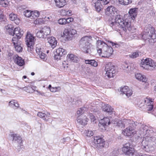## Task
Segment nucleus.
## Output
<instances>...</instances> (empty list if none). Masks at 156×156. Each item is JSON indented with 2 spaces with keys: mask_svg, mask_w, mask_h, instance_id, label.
<instances>
[{
  "mask_svg": "<svg viewBox=\"0 0 156 156\" xmlns=\"http://www.w3.org/2000/svg\"><path fill=\"white\" fill-rule=\"evenodd\" d=\"M109 24L112 28L115 30H120L122 29L126 31L128 30L131 31L132 27L131 26V23L124 20L122 16L118 15L116 16L115 19H112L109 21Z\"/></svg>",
  "mask_w": 156,
  "mask_h": 156,
  "instance_id": "nucleus-1",
  "label": "nucleus"
},
{
  "mask_svg": "<svg viewBox=\"0 0 156 156\" xmlns=\"http://www.w3.org/2000/svg\"><path fill=\"white\" fill-rule=\"evenodd\" d=\"M97 51L98 53L102 54V56L108 58L113 53V48L109 47L107 44L101 40H98L97 42Z\"/></svg>",
  "mask_w": 156,
  "mask_h": 156,
  "instance_id": "nucleus-2",
  "label": "nucleus"
},
{
  "mask_svg": "<svg viewBox=\"0 0 156 156\" xmlns=\"http://www.w3.org/2000/svg\"><path fill=\"white\" fill-rule=\"evenodd\" d=\"M124 122L127 124L126 126H127V127L123 131L124 135L127 136H130L134 134L135 131L134 129L137 126V122L131 120L126 121Z\"/></svg>",
  "mask_w": 156,
  "mask_h": 156,
  "instance_id": "nucleus-3",
  "label": "nucleus"
},
{
  "mask_svg": "<svg viewBox=\"0 0 156 156\" xmlns=\"http://www.w3.org/2000/svg\"><path fill=\"white\" fill-rule=\"evenodd\" d=\"M89 38L87 36H85L81 38L80 41V47L82 50L86 53H90V51Z\"/></svg>",
  "mask_w": 156,
  "mask_h": 156,
  "instance_id": "nucleus-4",
  "label": "nucleus"
},
{
  "mask_svg": "<svg viewBox=\"0 0 156 156\" xmlns=\"http://www.w3.org/2000/svg\"><path fill=\"white\" fill-rule=\"evenodd\" d=\"M105 71L106 75L109 78H111L115 76V67L111 63L109 62L105 66Z\"/></svg>",
  "mask_w": 156,
  "mask_h": 156,
  "instance_id": "nucleus-5",
  "label": "nucleus"
},
{
  "mask_svg": "<svg viewBox=\"0 0 156 156\" xmlns=\"http://www.w3.org/2000/svg\"><path fill=\"white\" fill-rule=\"evenodd\" d=\"M105 141L102 138L99 136H96L94 137L93 143L95 144L94 147L99 150L103 147L105 144Z\"/></svg>",
  "mask_w": 156,
  "mask_h": 156,
  "instance_id": "nucleus-6",
  "label": "nucleus"
},
{
  "mask_svg": "<svg viewBox=\"0 0 156 156\" xmlns=\"http://www.w3.org/2000/svg\"><path fill=\"white\" fill-rule=\"evenodd\" d=\"M11 136L13 139V143L17 144L18 149H20V146H22V140L21 137L16 134H11Z\"/></svg>",
  "mask_w": 156,
  "mask_h": 156,
  "instance_id": "nucleus-7",
  "label": "nucleus"
},
{
  "mask_svg": "<svg viewBox=\"0 0 156 156\" xmlns=\"http://www.w3.org/2000/svg\"><path fill=\"white\" fill-rule=\"evenodd\" d=\"M144 34L143 36V37L150 36L151 33L154 32V28L150 24H148L144 27Z\"/></svg>",
  "mask_w": 156,
  "mask_h": 156,
  "instance_id": "nucleus-8",
  "label": "nucleus"
},
{
  "mask_svg": "<svg viewBox=\"0 0 156 156\" xmlns=\"http://www.w3.org/2000/svg\"><path fill=\"white\" fill-rule=\"evenodd\" d=\"M76 33V30L73 29H65L63 32L64 37L68 39H69L70 38Z\"/></svg>",
  "mask_w": 156,
  "mask_h": 156,
  "instance_id": "nucleus-9",
  "label": "nucleus"
},
{
  "mask_svg": "<svg viewBox=\"0 0 156 156\" xmlns=\"http://www.w3.org/2000/svg\"><path fill=\"white\" fill-rule=\"evenodd\" d=\"M66 53V51L62 48H59L56 49L55 53L54 58L56 60L60 59L62 55H65Z\"/></svg>",
  "mask_w": 156,
  "mask_h": 156,
  "instance_id": "nucleus-10",
  "label": "nucleus"
},
{
  "mask_svg": "<svg viewBox=\"0 0 156 156\" xmlns=\"http://www.w3.org/2000/svg\"><path fill=\"white\" fill-rule=\"evenodd\" d=\"M23 32V31L20 30V27L15 28L13 30V34H12V35L14 36L13 38H17L18 40H19V39H20L22 36Z\"/></svg>",
  "mask_w": 156,
  "mask_h": 156,
  "instance_id": "nucleus-11",
  "label": "nucleus"
},
{
  "mask_svg": "<svg viewBox=\"0 0 156 156\" xmlns=\"http://www.w3.org/2000/svg\"><path fill=\"white\" fill-rule=\"evenodd\" d=\"M12 41L14 44L15 50L18 52L22 51L23 48L21 46L20 42L17 39L12 38Z\"/></svg>",
  "mask_w": 156,
  "mask_h": 156,
  "instance_id": "nucleus-12",
  "label": "nucleus"
},
{
  "mask_svg": "<svg viewBox=\"0 0 156 156\" xmlns=\"http://www.w3.org/2000/svg\"><path fill=\"white\" fill-rule=\"evenodd\" d=\"M142 64L144 66L145 65H148L149 66L154 68L156 66V63L151 59L147 58L142 60Z\"/></svg>",
  "mask_w": 156,
  "mask_h": 156,
  "instance_id": "nucleus-13",
  "label": "nucleus"
},
{
  "mask_svg": "<svg viewBox=\"0 0 156 156\" xmlns=\"http://www.w3.org/2000/svg\"><path fill=\"white\" fill-rule=\"evenodd\" d=\"M137 126L140 127V130L141 131L140 134L141 135H146L149 133V131H148V127L146 125L137 123Z\"/></svg>",
  "mask_w": 156,
  "mask_h": 156,
  "instance_id": "nucleus-14",
  "label": "nucleus"
},
{
  "mask_svg": "<svg viewBox=\"0 0 156 156\" xmlns=\"http://www.w3.org/2000/svg\"><path fill=\"white\" fill-rule=\"evenodd\" d=\"M25 39L26 44H34L35 40V38L29 32L27 33Z\"/></svg>",
  "mask_w": 156,
  "mask_h": 156,
  "instance_id": "nucleus-15",
  "label": "nucleus"
},
{
  "mask_svg": "<svg viewBox=\"0 0 156 156\" xmlns=\"http://www.w3.org/2000/svg\"><path fill=\"white\" fill-rule=\"evenodd\" d=\"M101 3L99 0H93L92 2V5L94 6L96 11L98 12H100L102 7Z\"/></svg>",
  "mask_w": 156,
  "mask_h": 156,
  "instance_id": "nucleus-16",
  "label": "nucleus"
},
{
  "mask_svg": "<svg viewBox=\"0 0 156 156\" xmlns=\"http://www.w3.org/2000/svg\"><path fill=\"white\" fill-rule=\"evenodd\" d=\"M14 62L20 66H22L24 64V62L23 59L18 55H14L13 57Z\"/></svg>",
  "mask_w": 156,
  "mask_h": 156,
  "instance_id": "nucleus-17",
  "label": "nucleus"
},
{
  "mask_svg": "<svg viewBox=\"0 0 156 156\" xmlns=\"http://www.w3.org/2000/svg\"><path fill=\"white\" fill-rule=\"evenodd\" d=\"M144 102L146 103V105L147 106V110L151 111L153 109V105L151 99L150 98H145Z\"/></svg>",
  "mask_w": 156,
  "mask_h": 156,
  "instance_id": "nucleus-18",
  "label": "nucleus"
},
{
  "mask_svg": "<svg viewBox=\"0 0 156 156\" xmlns=\"http://www.w3.org/2000/svg\"><path fill=\"white\" fill-rule=\"evenodd\" d=\"M48 42L52 48H54L56 46L57 41L55 37H51L48 38Z\"/></svg>",
  "mask_w": 156,
  "mask_h": 156,
  "instance_id": "nucleus-19",
  "label": "nucleus"
},
{
  "mask_svg": "<svg viewBox=\"0 0 156 156\" xmlns=\"http://www.w3.org/2000/svg\"><path fill=\"white\" fill-rule=\"evenodd\" d=\"M56 5L59 8L63 7L66 4V0H54Z\"/></svg>",
  "mask_w": 156,
  "mask_h": 156,
  "instance_id": "nucleus-20",
  "label": "nucleus"
},
{
  "mask_svg": "<svg viewBox=\"0 0 156 156\" xmlns=\"http://www.w3.org/2000/svg\"><path fill=\"white\" fill-rule=\"evenodd\" d=\"M67 59L68 61H73L75 62H77L78 61V58L72 54L67 55Z\"/></svg>",
  "mask_w": 156,
  "mask_h": 156,
  "instance_id": "nucleus-21",
  "label": "nucleus"
},
{
  "mask_svg": "<svg viewBox=\"0 0 156 156\" xmlns=\"http://www.w3.org/2000/svg\"><path fill=\"white\" fill-rule=\"evenodd\" d=\"M137 9L133 8L130 9L129 12V14L131 19L134 20L135 19V18L136 16L137 15Z\"/></svg>",
  "mask_w": 156,
  "mask_h": 156,
  "instance_id": "nucleus-22",
  "label": "nucleus"
},
{
  "mask_svg": "<svg viewBox=\"0 0 156 156\" xmlns=\"http://www.w3.org/2000/svg\"><path fill=\"white\" fill-rule=\"evenodd\" d=\"M146 40L148 39V41L152 43H154L156 42V34L154 33H154H151V35L150 36H147L146 37Z\"/></svg>",
  "mask_w": 156,
  "mask_h": 156,
  "instance_id": "nucleus-23",
  "label": "nucleus"
},
{
  "mask_svg": "<svg viewBox=\"0 0 156 156\" xmlns=\"http://www.w3.org/2000/svg\"><path fill=\"white\" fill-rule=\"evenodd\" d=\"M106 11L112 15H115L117 13V9L114 6H110L106 8Z\"/></svg>",
  "mask_w": 156,
  "mask_h": 156,
  "instance_id": "nucleus-24",
  "label": "nucleus"
},
{
  "mask_svg": "<svg viewBox=\"0 0 156 156\" xmlns=\"http://www.w3.org/2000/svg\"><path fill=\"white\" fill-rule=\"evenodd\" d=\"M110 123L109 119L107 118H104L101 120L99 124L102 126L104 128L106 126L109 125Z\"/></svg>",
  "mask_w": 156,
  "mask_h": 156,
  "instance_id": "nucleus-25",
  "label": "nucleus"
},
{
  "mask_svg": "<svg viewBox=\"0 0 156 156\" xmlns=\"http://www.w3.org/2000/svg\"><path fill=\"white\" fill-rule=\"evenodd\" d=\"M41 30L46 37L50 34L51 30L50 28L49 27L44 26L41 29Z\"/></svg>",
  "mask_w": 156,
  "mask_h": 156,
  "instance_id": "nucleus-26",
  "label": "nucleus"
},
{
  "mask_svg": "<svg viewBox=\"0 0 156 156\" xmlns=\"http://www.w3.org/2000/svg\"><path fill=\"white\" fill-rule=\"evenodd\" d=\"M77 121L78 123L84 126L87 124L88 119L86 116H84L82 118L78 119Z\"/></svg>",
  "mask_w": 156,
  "mask_h": 156,
  "instance_id": "nucleus-27",
  "label": "nucleus"
},
{
  "mask_svg": "<svg viewBox=\"0 0 156 156\" xmlns=\"http://www.w3.org/2000/svg\"><path fill=\"white\" fill-rule=\"evenodd\" d=\"M9 19L11 20L15 21V23L16 24L19 23L20 20L19 18H17L16 15L14 13H11L9 15Z\"/></svg>",
  "mask_w": 156,
  "mask_h": 156,
  "instance_id": "nucleus-28",
  "label": "nucleus"
},
{
  "mask_svg": "<svg viewBox=\"0 0 156 156\" xmlns=\"http://www.w3.org/2000/svg\"><path fill=\"white\" fill-rule=\"evenodd\" d=\"M135 76L136 78L140 81L145 82L147 80L145 76L140 73H136L135 74Z\"/></svg>",
  "mask_w": 156,
  "mask_h": 156,
  "instance_id": "nucleus-29",
  "label": "nucleus"
},
{
  "mask_svg": "<svg viewBox=\"0 0 156 156\" xmlns=\"http://www.w3.org/2000/svg\"><path fill=\"white\" fill-rule=\"evenodd\" d=\"M102 110L105 112L111 113L112 112V108L111 106L108 105H104L103 106Z\"/></svg>",
  "mask_w": 156,
  "mask_h": 156,
  "instance_id": "nucleus-30",
  "label": "nucleus"
},
{
  "mask_svg": "<svg viewBox=\"0 0 156 156\" xmlns=\"http://www.w3.org/2000/svg\"><path fill=\"white\" fill-rule=\"evenodd\" d=\"M6 29L7 30V32L10 35L13 34L14 27L11 24H8L6 26Z\"/></svg>",
  "mask_w": 156,
  "mask_h": 156,
  "instance_id": "nucleus-31",
  "label": "nucleus"
},
{
  "mask_svg": "<svg viewBox=\"0 0 156 156\" xmlns=\"http://www.w3.org/2000/svg\"><path fill=\"white\" fill-rule=\"evenodd\" d=\"M146 136H145V139H143L141 144V148L144 150L146 151V148L147 147H148L147 145L148 144V140H147Z\"/></svg>",
  "mask_w": 156,
  "mask_h": 156,
  "instance_id": "nucleus-32",
  "label": "nucleus"
},
{
  "mask_svg": "<svg viewBox=\"0 0 156 156\" xmlns=\"http://www.w3.org/2000/svg\"><path fill=\"white\" fill-rule=\"evenodd\" d=\"M130 119H123V121H119L117 122V126L121 128L125 127L127 124L125 123V122L126 121L130 120Z\"/></svg>",
  "mask_w": 156,
  "mask_h": 156,
  "instance_id": "nucleus-33",
  "label": "nucleus"
},
{
  "mask_svg": "<svg viewBox=\"0 0 156 156\" xmlns=\"http://www.w3.org/2000/svg\"><path fill=\"white\" fill-rule=\"evenodd\" d=\"M40 13L38 11L34 10V11H31V15L30 19H35L40 16Z\"/></svg>",
  "mask_w": 156,
  "mask_h": 156,
  "instance_id": "nucleus-34",
  "label": "nucleus"
},
{
  "mask_svg": "<svg viewBox=\"0 0 156 156\" xmlns=\"http://www.w3.org/2000/svg\"><path fill=\"white\" fill-rule=\"evenodd\" d=\"M134 152V149L133 148H131L123 153L126 155H128L129 156H132L133 155Z\"/></svg>",
  "mask_w": 156,
  "mask_h": 156,
  "instance_id": "nucleus-35",
  "label": "nucleus"
},
{
  "mask_svg": "<svg viewBox=\"0 0 156 156\" xmlns=\"http://www.w3.org/2000/svg\"><path fill=\"white\" fill-rule=\"evenodd\" d=\"M43 34L41 30H40L37 32L36 35L39 38H46V37Z\"/></svg>",
  "mask_w": 156,
  "mask_h": 156,
  "instance_id": "nucleus-36",
  "label": "nucleus"
},
{
  "mask_svg": "<svg viewBox=\"0 0 156 156\" xmlns=\"http://www.w3.org/2000/svg\"><path fill=\"white\" fill-rule=\"evenodd\" d=\"M119 3L123 5H126L131 3L132 0H118Z\"/></svg>",
  "mask_w": 156,
  "mask_h": 156,
  "instance_id": "nucleus-37",
  "label": "nucleus"
},
{
  "mask_svg": "<svg viewBox=\"0 0 156 156\" xmlns=\"http://www.w3.org/2000/svg\"><path fill=\"white\" fill-rule=\"evenodd\" d=\"M37 115L39 117L42 119L43 120L46 122H47L48 120V119H46L45 113H44L41 112H39L37 114Z\"/></svg>",
  "mask_w": 156,
  "mask_h": 156,
  "instance_id": "nucleus-38",
  "label": "nucleus"
},
{
  "mask_svg": "<svg viewBox=\"0 0 156 156\" xmlns=\"http://www.w3.org/2000/svg\"><path fill=\"white\" fill-rule=\"evenodd\" d=\"M146 139L148 140L149 142H152L154 143H156V136H146Z\"/></svg>",
  "mask_w": 156,
  "mask_h": 156,
  "instance_id": "nucleus-39",
  "label": "nucleus"
},
{
  "mask_svg": "<svg viewBox=\"0 0 156 156\" xmlns=\"http://www.w3.org/2000/svg\"><path fill=\"white\" fill-rule=\"evenodd\" d=\"M23 15L26 17L30 18L31 17V11L27 10L23 12Z\"/></svg>",
  "mask_w": 156,
  "mask_h": 156,
  "instance_id": "nucleus-40",
  "label": "nucleus"
},
{
  "mask_svg": "<svg viewBox=\"0 0 156 156\" xmlns=\"http://www.w3.org/2000/svg\"><path fill=\"white\" fill-rule=\"evenodd\" d=\"M130 145L129 143H126L125 145H123V146L122 148V151L123 152H125L127 150H128V149L130 148H131L130 147Z\"/></svg>",
  "mask_w": 156,
  "mask_h": 156,
  "instance_id": "nucleus-41",
  "label": "nucleus"
},
{
  "mask_svg": "<svg viewBox=\"0 0 156 156\" xmlns=\"http://www.w3.org/2000/svg\"><path fill=\"white\" fill-rule=\"evenodd\" d=\"M27 45V51L29 52H32L34 51L33 45L34 44H26Z\"/></svg>",
  "mask_w": 156,
  "mask_h": 156,
  "instance_id": "nucleus-42",
  "label": "nucleus"
},
{
  "mask_svg": "<svg viewBox=\"0 0 156 156\" xmlns=\"http://www.w3.org/2000/svg\"><path fill=\"white\" fill-rule=\"evenodd\" d=\"M9 4L8 0H3L0 2V5L4 7H7Z\"/></svg>",
  "mask_w": 156,
  "mask_h": 156,
  "instance_id": "nucleus-43",
  "label": "nucleus"
},
{
  "mask_svg": "<svg viewBox=\"0 0 156 156\" xmlns=\"http://www.w3.org/2000/svg\"><path fill=\"white\" fill-rule=\"evenodd\" d=\"M129 55V57L131 58H135L139 56V52L136 51L135 52L131 53V54H130Z\"/></svg>",
  "mask_w": 156,
  "mask_h": 156,
  "instance_id": "nucleus-44",
  "label": "nucleus"
},
{
  "mask_svg": "<svg viewBox=\"0 0 156 156\" xmlns=\"http://www.w3.org/2000/svg\"><path fill=\"white\" fill-rule=\"evenodd\" d=\"M128 88L129 87L127 86H125L123 88H121L120 90V91L121 92V94H125Z\"/></svg>",
  "mask_w": 156,
  "mask_h": 156,
  "instance_id": "nucleus-45",
  "label": "nucleus"
},
{
  "mask_svg": "<svg viewBox=\"0 0 156 156\" xmlns=\"http://www.w3.org/2000/svg\"><path fill=\"white\" fill-rule=\"evenodd\" d=\"M65 18L60 19L58 20V23L60 25H64L66 24Z\"/></svg>",
  "mask_w": 156,
  "mask_h": 156,
  "instance_id": "nucleus-46",
  "label": "nucleus"
},
{
  "mask_svg": "<svg viewBox=\"0 0 156 156\" xmlns=\"http://www.w3.org/2000/svg\"><path fill=\"white\" fill-rule=\"evenodd\" d=\"M86 108L85 107H83L81 108H80L79 110H78L77 112V113L78 115H80L82 113H84V110L85 109H86Z\"/></svg>",
  "mask_w": 156,
  "mask_h": 156,
  "instance_id": "nucleus-47",
  "label": "nucleus"
},
{
  "mask_svg": "<svg viewBox=\"0 0 156 156\" xmlns=\"http://www.w3.org/2000/svg\"><path fill=\"white\" fill-rule=\"evenodd\" d=\"M125 94L126 95V96L128 97H129V96H131L132 94V90L131 89H129V88H128L127 91V92Z\"/></svg>",
  "mask_w": 156,
  "mask_h": 156,
  "instance_id": "nucleus-48",
  "label": "nucleus"
},
{
  "mask_svg": "<svg viewBox=\"0 0 156 156\" xmlns=\"http://www.w3.org/2000/svg\"><path fill=\"white\" fill-rule=\"evenodd\" d=\"M90 65L94 67H97L98 66V62L94 60H91Z\"/></svg>",
  "mask_w": 156,
  "mask_h": 156,
  "instance_id": "nucleus-49",
  "label": "nucleus"
},
{
  "mask_svg": "<svg viewBox=\"0 0 156 156\" xmlns=\"http://www.w3.org/2000/svg\"><path fill=\"white\" fill-rule=\"evenodd\" d=\"M87 131V132H86L87 136L90 137L93 135L94 133L92 131L88 130Z\"/></svg>",
  "mask_w": 156,
  "mask_h": 156,
  "instance_id": "nucleus-50",
  "label": "nucleus"
},
{
  "mask_svg": "<svg viewBox=\"0 0 156 156\" xmlns=\"http://www.w3.org/2000/svg\"><path fill=\"white\" fill-rule=\"evenodd\" d=\"M90 118L91 122H93L94 123H95L96 122V119L95 118V117L93 115L91 114L90 115Z\"/></svg>",
  "mask_w": 156,
  "mask_h": 156,
  "instance_id": "nucleus-51",
  "label": "nucleus"
},
{
  "mask_svg": "<svg viewBox=\"0 0 156 156\" xmlns=\"http://www.w3.org/2000/svg\"><path fill=\"white\" fill-rule=\"evenodd\" d=\"M66 23H69L71 22H72L73 21V19L72 17H69L66 19Z\"/></svg>",
  "mask_w": 156,
  "mask_h": 156,
  "instance_id": "nucleus-52",
  "label": "nucleus"
},
{
  "mask_svg": "<svg viewBox=\"0 0 156 156\" xmlns=\"http://www.w3.org/2000/svg\"><path fill=\"white\" fill-rule=\"evenodd\" d=\"M16 103V101H15L14 100H12L9 102V105L12 107H13V106H14Z\"/></svg>",
  "mask_w": 156,
  "mask_h": 156,
  "instance_id": "nucleus-53",
  "label": "nucleus"
},
{
  "mask_svg": "<svg viewBox=\"0 0 156 156\" xmlns=\"http://www.w3.org/2000/svg\"><path fill=\"white\" fill-rule=\"evenodd\" d=\"M36 51L38 55L42 53V51L41 50V48H36Z\"/></svg>",
  "mask_w": 156,
  "mask_h": 156,
  "instance_id": "nucleus-54",
  "label": "nucleus"
},
{
  "mask_svg": "<svg viewBox=\"0 0 156 156\" xmlns=\"http://www.w3.org/2000/svg\"><path fill=\"white\" fill-rule=\"evenodd\" d=\"M61 15L63 16H66L67 14V11L66 10H62L61 11Z\"/></svg>",
  "mask_w": 156,
  "mask_h": 156,
  "instance_id": "nucleus-55",
  "label": "nucleus"
},
{
  "mask_svg": "<svg viewBox=\"0 0 156 156\" xmlns=\"http://www.w3.org/2000/svg\"><path fill=\"white\" fill-rule=\"evenodd\" d=\"M39 55L41 58L43 59L44 58L46 55L44 53L42 52V53L40 54Z\"/></svg>",
  "mask_w": 156,
  "mask_h": 156,
  "instance_id": "nucleus-56",
  "label": "nucleus"
},
{
  "mask_svg": "<svg viewBox=\"0 0 156 156\" xmlns=\"http://www.w3.org/2000/svg\"><path fill=\"white\" fill-rule=\"evenodd\" d=\"M110 1V0H103L101 2L103 3L104 5H106L108 4Z\"/></svg>",
  "mask_w": 156,
  "mask_h": 156,
  "instance_id": "nucleus-57",
  "label": "nucleus"
},
{
  "mask_svg": "<svg viewBox=\"0 0 156 156\" xmlns=\"http://www.w3.org/2000/svg\"><path fill=\"white\" fill-rule=\"evenodd\" d=\"M91 60H85V62L86 64H89L91 65Z\"/></svg>",
  "mask_w": 156,
  "mask_h": 156,
  "instance_id": "nucleus-58",
  "label": "nucleus"
},
{
  "mask_svg": "<svg viewBox=\"0 0 156 156\" xmlns=\"http://www.w3.org/2000/svg\"><path fill=\"white\" fill-rule=\"evenodd\" d=\"M50 113L49 112H47L46 113V114H45V117L47 119H48V120L49 119L48 118L49 117H50Z\"/></svg>",
  "mask_w": 156,
  "mask_h": 156,
  "instance_id": "nucleus-59",
  "label": "nucleus"
},
{
  "mask_svg": "<svg viewBox=\"0 0 156 156\" xmlns=\"http://www.w3.org/2000/svg\"><path fill=\"white\" fill-rule=\"evenodd\" d=\"M50 90L51 92H56L55 87H52L50 89Z\"/></svg>",
  "mask_w": 156,
  "mask_h": 156,
  "instance_id": "nucleus-60",
  "label": "nucleus"
},
{
  "mask_svg": "<svg viewBox=\"0 0 156 156\" xmlns=\"http://www.w3.org/2000/svg\"><path fill=\"white\" fill-rule=\"evenodd\" d=\"M122 66H124V67H122V68H123L124 69H126L128 68L129 67V66L126 64H124Z\"/></svg>",
  "mask_w": 156,
  "mask_h": 156,
  "instance_id": "nucleus-61",
  "label": "nucleus"
},
{
  "mask_svg": "<svg viewBox=\"0 0 156 156\" xmlns=\"http://www.w3.org/2000/svg\"><path fill=\"white\" fill-rule=\"evenodd\" d=\"M56 90V92H58L60 91L61 88L60 87H55Z\"/></svg>",
  "mask_w": 156,
  "mask_h": 156,
  "instance_id": "nucleus-62",
  "label": "nucleus"
},
{
  "mask_svg": "<svg viewBox=\"0 0 156 156\" xmlns=\"http://www.w3.org/2000/svg\"><path fill=\"white\" fill-rule=\"evenodd\" d=\"M112 43V45L114 46H115V47L118 48L119 47V44H115V43Z\"/></svg>",
  "mask_w": 156,
  "mask_h": 156,
  "instance_id": "nucleus-63",
  "label": "nucleus"
},
{
  "mask_svg": "<svg viewBox=\"0 0 156 156\" xmlns=\"http://www.w3.org/2000/svg\"><path fill=\"white\" fill-rule=\"evenodd\" d=\"M67 14L66 16H69L71 15V11L68 10V11H67Z\"/></svg>",
  "mask_w": 156,
  "mask_h": 156,
  "instance_id": "nucleus-64",
  "label": "nucleus"
}]
</instances>
